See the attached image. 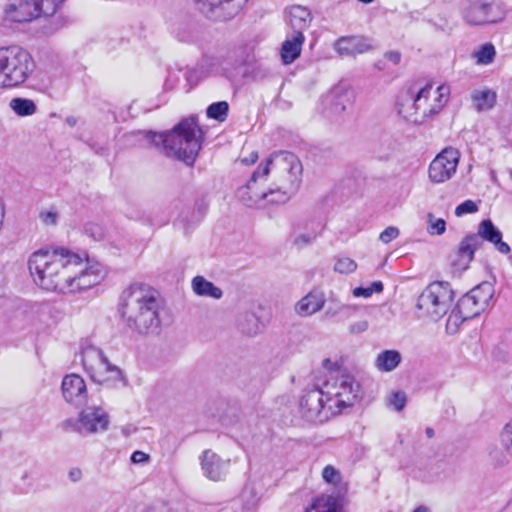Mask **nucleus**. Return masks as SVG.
Returning a JSON list of instances; mask_svg holds the SVG:
<instances>
[{"mask_svg":"<svg viewBox=\"0 0 512 512\" xmlns=\"http://www.w3.org/2000/svg\"><path fill=\"white\" fill-rule=\"evenodd\" d=\"M301 176L302 164L297 156L279 151L253 172L247 184L238 189V197L248 207H263L264 202L284 204L298 190Z\"/></svg>","mask_w":512,"mask_h":512,"instance_id":"f257e3e1","label":"nucleus"},{"mask_svg":"<svg viewBox=\"0 0 512 512\" xmlns=\"http://www.w3.org/2000/svg\"><path fill=\"white\" fill-rule=\"evenodd\" d=\"M160 304L156 292L140 284L131 285L121 296L120 313L126 327L140 336L161 332Z\"/></svg>","mask_w":512,"mask_h":512,"instance_id":"f03ea898","label":"nucleus"},{"mask_svg":"<svg viewBox=\"0 0 512 512\" xmlns=\"http://www.w3.org/2000/svg\"><path fill=\"white\" fill-rule=\"evenodd\" d=\"M148 143L168 157H174L191 165L201 149V130L193 119L180 122L173 130L166 133L152 131L139 132Z\"/></svg>","mask_w":512,"mask_h":512,"instance_id":"7ed1b4c3","label":"nucleus"},{"mask_svg":"<svg viewBox=\"0 0 512 512\" xmlns=\"http://www.w3.org/2000/svg\"><path fill=\"white\" fill-rule=\"evenodd\" d=\"M104 277L102 266L83 260L78 254L65 249L56 281L58 293H75L97 285Z\"/></svg>","mask_w":512,"mask_h":512,"instance_id":"20e7f679","label":"nucleus"},{"mask_svg":"<svg viewBox=\"0 0 512 512\" xmlns=\"http://www.w3.org/2000/svg\"><path fill=\"white\" fill-rule=\"evenodd\" d=\"M450 87L440 85L433 90L432 84H426L415 96L403 98L399 113L415 124H423L437 115L448 102Z\"/></svg>","mask_w":512,"mask_h":512,"instance_id":"39448f33","label":"nucleus"},{"mask_svg":"<svg viewBox=\"0 0 512 512\" xmlns=\"http://www.w3.org/2000/svg\"><path fill=\"white\" fill-rule=\"evenodd\" d=\"M35 69L30 53L19 46L0 48V89L22 85Z\"/></svg>","mask_w":512,"mask_h":512,"instance_id":"423d86ee","label":"nucleus"},{"mask_svg":"<svg viewBox=\"0 0 512 512\" xmlns=\"http://www.w3.org/2000/svg\"><path fill=\"white\" fill-rule=\"evenodd\" d=\"M329 409L339 413L342 409L355 405L362 398L360 383L350 373L335 369L331 370L324 384Z\"/></svg>","mask_w":512,"mask_h":512,"instance_id":"0eeeda50","label":"nucleus"},{"mask_svg":"<svg viewBox=\"0 0 512 512\" xmlns=\"http://www.w3.org/2000/svg\"><path fill=\"white\" fill-rule=\"evenodd\" d=\"M65 248L53 250L39 249L32 253L28 260V267L33 281L40 288L55 292L57 289L56 276L61 268Z\"/></svg>","mask_w":512,"mask_h":512,"instance_id":"6e6552de","label":"nucleus"},{"mask_svg":"<svg viewBox=\"0 0 512 512\" xmlns=\"http://www.w3.org/2000/svg\"><path fill=\"white\" fill-rule=\"evenodd\" d=\"M454 293L447 282H433L419 295L416 308L420 316L438 321L451 308Z\"/></svg>","mask_w":512,"mask_h":512,"instance_id":"1a4fd4ad","label":"nucleus"},{"mask_svg":"<svg viewBox=\"0 0 512 512\" xmlns=\"http://www.w3.org/2000/svg\"><path fill=\"white\" fill-rule=\"evenodd\" d=\"M81 362L91 379L98 384L113 385L123 380L121 369L110 363L103 351L93 345L81 350Z\"/></svg>","mask_w":512,"mask_h":512,"instance_id":"9d476101","label":"nucleus"},{"mask_svg":"<svg viewBox=\"0 0 512 512\" xmlns=\"http://www.w3.org/2000/svg\"><path fill=\"white\" fill-rule=\"evenodd\" d=\"M300 411L307 421L324 422L331 415L336 414L334 410L329 409L325 389H312L306 392L300 400Z\"/></svg>","mask_w":512,"mask_h":512,"instance_id":"9b49d317","label":"nucleus"},{"mask_svg":"<svg viewBox=\"0 0 512 512\" xmlns=\"http://www.w3.org/2000/svg\"><path fill=\"white\" fill-rule=\"evenodd\" d=\"M248 0H194L197 9L206 18L226 21L235 17Z\"/></svg>","mask_w":512,"mask_h":512,"instance_id":"f8f14e48","label":"nucleus"},{"mask_svg":"<svg viewBox=\"0 0 512 512\" xmlns=\"http://www.w3.org/2000/svg\"><path fill=\"white\" fill-rule=\"evenodd\" d=\"M460 153L457 149L448 147L442 150L430 163L429 179L433 183L448 181L456 172Z\"/></svg>","mask_w":512,"mask_h":512,"instance_id":"ddd939ff","label":"nucleus"},{"mask_svg":"<svg viewBox=\"0 0 512 512\" xmlns=\"http://www.w3.org/2000/svg\"><path fill=\"white\" fill-rule=\"evenodd\" d=\"M464 16L470 25H485L502 21L505 13L499 5L475 2L466 8Z\"/></svg>","mask_w":512,"mask_h":512,"instance_id":"4468645a","label":"nucleus"},{"mask_svg":"<svg viewBox=\"0 0 512 512\" xmlns=\"http://www.w3.org/2000/svg\"><path fill=\"white\" fill-rule=\"evenodd\" d=\"M201 470L205 477L212 481L223 480L230 469L231 460L224 459L214 451L207 449L199 457Z\"/></svg>","mask_w":512,"mask_h":512,"instance_id":"2eb2a0df","label":"nucleus"},{"mask_svg":"<svg viewBox=\"0 0 512 512\" xmlns=\"http://www.w3.org/2000/svg\"><path fill=\"white\" fill-rule=\"evenodd\" d=\"M78 423L80 433H98L107 430L109 416L101 407L90 406L80 412Z\"/></svg>","mask_w":512,"mask_h":512,"instance_id":"dca6fc26","label":"nucleus"},{"mask_svg":"<svg viewBox=\"0 0 512 512\" xmlns=\"http://www.w3.org/2000/svg\"><path fill=\"white\" fill-rule=\"evenodd\" d=\"M61 390L65 401L69 404L80 406L87 401L86 383L78 374L66 375L62 380Z\"/></svg>","mask_w":512,"mask_h":512,"instance_id":"f3484780","label":"nucleus"},{"mask_svg":"<svg viewBox=\"0 0 512 512\" xmlns=\"http://www.w3.org/2000/svg\"><path fill=\"white\" fill-rule=\"evenodd\" d=\"M34 0H9L3 7V18L9 22L24 23L35 20Z\"/></svg>","mask_w":512,"mask_h":512,"instance_id":"a211bd4d","label":"nucleus"},{"mask_svg":"<svg viewBox=\"0 0 512 512\" xmlns=\"http://www.w3.org/2000/svg\"><path fill=\"white\" fill-rule=\"evenodd\" d=\"M481 246L482 241L479 236H474V234L466 236L458 246L457 259L453 261V265L459 270H466L474 258V253Z\"/></svg>","mask_w":512,"mask_h":512,"instance_id":"6ab92c4d","label":"nucleus"},{"mask_svg":"<svg viewBox=\"0 0 512 512\" xmlns=\"http://www.w3.org/2000/svg\"><path fill=\"white\" fill-rule=\"evenodd\" d=\"M474 236H479L482 242L485 240L492 243L495 249L502 254H508L511 251L510 246L502 241L501 231L490 219H485L479 224L478 232Z\"/></svg>","mask_w":512,"mask_h":512,"instance_id":"aec40b11","label":"nucleus"},{"mask_svg":"<svg viewBox=\"0 0 512 512\" xmlns=\"http://www.w3.org/2000/svg\"><path fill=\"white\" fill-rule=\"evenodd\" d=\"M334 49L342 56H355L368 51L370 45L363 37L345 36L335 42Z\"/></svg>","mask_w":512,"mask_h":512,"instance_id":"412c9836","label":"nucleus"},{"mask_svg":"<svg viewBox=\"0 0 512 512\" xmlns=\"http://www.w3.org/2000/svg\"><path fill=\"white\" fill-rule=\"evenodd\" d=\"M304 41L305 36L301 32L292 33L286 38L280 50L284 64H291L300 56Z\"/></svg>","mask_w":512,"mask_h":512,"instance_id":"4be33fe9","label":"nucleus"},{"mask_svg":"<svg viewBox=\"0 0 512 512\" xmlns=\"http://www.w3.org/2000/svg\"><path fill=\"white\" fill-rule=\"evenodd\" d=\"M325 304L322 293L311 291L301 298L295 305L296 313L301 317H307L320 311Z\"/></svg>","mask_w":512,"mask_h":512,"instance_id":"5701e85b","label":"nucleus"},{"mask_svg":"<svg viewBox=\"0 0 512 512\" xmlns=\"http://www.w3.org/2000/svg\"><path fill=\"white\" fill-rule=\"evenodd\" d=\"M289 26L293 33L303 32L309 28L312 22V15L309 9L300 5H294L289 8Z\"/></svg>","mask_w":512,"mask_h":512,"instance_id":"b1692460","label":"nucleus"},{"mask_svg":"<svg viewBox=\"0 0 512 512\" xmlns=\"http://www.w3.org/2000/svg\"><path fill=\"white\" fill-rule=\"evenodd\" d=\"M341 501L334 495H320L312 500L304 512H340Z\"/></svg>","mask_w":512,"mask_h":512,"instance_id":"393cba45","label":"nucleus"},{"mask_svg":"<svg viewBox=\"0 0 512 512\" xmlns=\"http://www.w3.org/2000/svg\"><path fill=\"white\" fill-rule=\"evenodd\" d=\"M327 100L331 104V114H340L351 106L352 92L347 89L336 88L327 96Z\"/></svg>","mask_w":512,"mask_h":512,"instance_id":"a878e982","label":"nucleus"},{"mask_svg":"<svg viewBox=\"0 0 512 512\" xmlns=\"http://www.w3.org/2000/svg\"><path fill=\"white\" fill-rule=\"evenodd\" d=\"M402 362V356L397 350H384L380 352L374 361L375 368L380 372H391Z\"/></svg>","mask_w":512,"mask_h":512,"instance_id":"bb28decb","label":"nucleus"},{"mask_svg":"<svg viewBox=\"0 0 512 512\" xmlns=\"http://www.w3.org/2000/svg\"><path fill=\"white\" fill-rule=\"evenodd\" d=\"M193 291L199 296L211 297L213 299H220L222 297V290L215 286L212 282L206 280L202 276H196L192 280Z\"/></svg>","mask_w":512,"mask_h":512,"instance_id":"cd10ccee","label":"nucleus"},{"mask_svg":"<svg viewBox=\"0 0 512 512\" xmlns=\"http://www.w3.org/2000/svg\"><path fill=\"white\" fill-rule=\"evenodd\" d=\"M238 330L246 336H256L261 331L259 318L254 313H245L238 318Z\"/></svg>","mask_w":512,"mask_h":512,"instance_id":"c85d7f7f","label":"nucleus"},{"mask_svg":"<svg viewBox=\"0 0 512 512\" xmlns=\"http://www.w3.org/2000/svg\"><path fill=\"white\" fill-rule=\"evenodd\" d=\"M456 306L462 319L474 318L484 310V307L479 306L468 294L462 296Z\"/></svg>","mask_w":512,"mask_h":512,"instance_id":"c756f323","label":"nucleus"},{"mask_svg":"<svg viewBox=\"0 0 512 512\" xmlns=\"http://www.w3.org/2000/svg\"><path fill=\"white\" fill-rule=\"evenodd\" d=\"M10 109L18 116H31L36 113L37 107L33 100L16 97L9 102Z\"/></svg>","mask_w":512,"mask_h":512,"instance_id":"7c9ffc66","label":"nucleus"},{"mask_svg":"<svg viewBox=\"0 0 512 512\" xmlns=\"http://www.w3.org/2000/svg\"><path fill=\"white\" fill-rule=\"evenodd\" d=\"M35 19L53 17L65 0H34Z\"/></svg>","mask_w":512,"mask_h":512,"instance_id":"2f4dec72","label":"nucleus"},{"mask_svg":"<svg viewBox=\"0 0 512 512\" xmlns=\"http://www.w3.org/2000/svg\"><path fill=\"white\" fill-rule=\"evenodd\" d=\"M472 99L478 111L490 110L495 105L496 94L490 90L475 91Z\"/></svg>","mask_w":512,"mask_h":512,"instance_id":"473e14b6","label":"nucleus"},{"mask_svg":"<svg viewBox=\"0 0 512 512\" xmlns=\"http://www.w3.org/2000/svg\"><path fill=\"white\" fill-rule=\"evenodd\" d=\"M475 302L482 307H486L489 299L492 297V288L489 284H482L473 288L467 293Z\"/></svg>","mask_w":512,"mask_h":512,"instance_id":"72a5a7b5","label":"nucleus"},{"mask_svg":"<svg viewBox=\"0 0 512 512\" xmlns=\"http://www.w3.org/2000/svg\"><path fill=\"white\" fill-rule=\"evenodd\" d=\"M500 444L507 454V456L512 460V420L508 421L502 428L499 434Z\"/></svg>","mask_w":512,"mask_h":512,"instance_id":"f704fd0d","label":"nucleus"},{"mask_svg":"<svg viewBox=\"0 0 512 512\" xmlns=\"http://www.w3.org/2000/svg\"><path fill=\"white\" fill-rule=\"evenodd\" d=\"M228 103L225 101L216 102L211 104L207 108V116L209 118L218 120L219 122H223L226 119L228 113Z\"/></svg>","mask_w":512,"mask_h":512,"instance_id":"c9c22d12","label":"nucleus"},{"mask_svg":"<svg viewBox=\"0 0 512 512\" xmlns=\"http://www.w3.org/2000/svg\"><path fill=\"white\" fill-rule=\"evenodd\" d=\"M321 232L317 231H306L296 235L293 239V246L297 249H303L311 245L319 236Z\"/></svg>","mask_w":512,"mask_h":512,"instance_id":"e433bc0d","label":"nucleus"},{"mask_svg":"<svg viewBox=\"0 0 512 512\" xmlns=\"http://www.w3.org/2000/svg\"><path fill=\"white\" fill-rule=\"evenodd\" d=\"M407 403V396L404 391H394L387 397V405L395 411H402Z\"/></svg>","mask_w":512,"mask_h":512,"instance_id":"4c0bfd02","label":"nucleus"},{"mask_svg":"<svg viewBox=\"0 0 512 512\" xmlns=\"http://www.w3.org/2000/svg\"><path fill=\"white\" fill-rule=\"evenodd\" d=\"M383 291V284L381 281H375L368 287H357L352 291L354 297L368 298L374 292L380 293Z\"/></svg>","mask_w":512,"mask_h":512,"instance_id":"58836bf2","label":"nucleus"},{"mask_svg":"<svg viewBox=\"0 0 512 512\" xmlns=\"http://www.w3.org/2000/svg\"><path fill=\"white\" fill-rule=\"evenodd\" d=\"M495 56V48L492 44L483 45L476 53L477 63L489 64Z\"/></svg>","mask_w":512,"mask_h":512,"instance_id":"ea45409f","label":"nucleus"},{"mask_svg":"<svg viewBox=\"0 0 512 512\" xmlns=\"http://www.w3.org/2000/svg\"><path fill=\"white\" fill-rule=\"evenodd\" d=\"M356 268V262L349 257L339 258L334 265V270L341 274L352 273L356 270Z\"/></svg>","mask_w":512,"mask_h":512,"instance_id":"a19ab883","label":"nucleus"},{"mask_svg":"<svg viewBox=\"0 0 512 512\" xmlns=\"http://www.w3.org/2000/svg\"><path fill=\"white\" fill-rule=\"evenodd\" d=\"M428 232L432 235H442L446 230V222L444 219L435 218L432 213L428 214Z\"/></svg>","mask_w":512,"mask_h":512,"instance_id":"79ce46f5","label":"nucleus"},{"mask_svg":"<svg viewBox=\"0 0 512 512\" xmlns=\"http://www.w3.org/2000/svg\"><path fill=\"white\" fill-rule=\"evenodd\" d=\"M322 477L325 482L333 485H338L341 483L342 477L339 470H337L332 465H327L324 467L322 471Z\"/></svg>","mask_w":512,"mask_h":512,"instance_id":"37998d69","label":"nucleus"},{"mask_svg":"<svg viewBox=\"0 0 512 512\" xmlns=\"http://www.w3.org/2000/svg\"><path fill=\"white\" fill-rule=\"evenodd\" d=\"M478 211L477 204L472 200H466L455 209V215L461 217L465 214H471Z\"/></svg>","mask_w":512,"mask_h":512,"instance_id":"c03bdc74","label":"nucleus"},{"mask_svg":"<svg viewBox=\"0 0 512 512\" xmlns=\"http://www.w3.org/2000/svg\"><path fill=\"white\" fill-rule=\"evenodd\" d=\"M465 320L466 319H462L461 314L458 312V307L456 306L448 317L446 325L447 330L454 332L457 327Z\"/></svg>","mask_w":512,"mask_h":512,"instance_id":"a18cd8bd","label":"nucleus"},{"mask_svg":"<svg viewBox=\"0 0 512 512\" xmlns=\"http://www.w3.org/2000/svg\"><path fill=\"white\" fill-rule=\"evenodd\" d=\"M400 234V231L397 227L389 226L386 229H384L379 236V239L385 243L388 244L392 240L396 239Z\"/></svg>","mask_w":512,"mask_h":512,"instance_id":"49530a36","label":"nucleus"},{"mask_svg":"<svg viewBox=\"0 0 512 512\" xmlns=\"http://www.w3.org/2000/svg\"><path fill=\"white\" fill-rule=\"evenodd\" d=\"M212 59L210 58H203L201 63L198 65V68L197 69H193V70H190L187 72V80L188 81H192L194 78H196V74L198 72V70L200 71V74L201 75H204L208 72V70L204 71V68L205 67H210L212 66Z\"/></svg>","mask_w":512,"mask_h":512,"instance_id":"de8ad7c7","label":"nucleus"},{"mask_svg":"<svg viewBox=\"0 0 512 512\" xmlns=\"http://www.w3.org/2000/svg\"><path fill=\"white\" fill-rule=\"evenodd\" d=\"M40 219L45 225L53 226L57 224L58 214L55 210L42 211Z\"/></svg>","mask_w":512,"mask_h":512,"instance_id":"09e8293b","label":"nucleus"},{"mask_svg":"<svg viewBox=\"0 0 512 512\" xmlns=\"http://www.w3.org/2000/svg\"><path fill=\"white\" fill-rule=\"evenodd\" d=\"M368 321L367 320H359L354 323H352L349 326V331L352 334H360L365 332L368 329Z\"/></svg>","mask_w":512,"mask_h":512,"instance_id":"8fccbe9b","label":"nucleus"},{"mask_svg":"<svg viewBox=\"0 0 512 512\" xmlns=\"http://www.w3.org/2000/svg\"><path fill=\"white\" fill-rule=\"evenodd\" d=\"M149 460H150V456L147 453L140 451V450L134 451L131 455V461L134 464L147 463V462H149Z\"/></svg>","mask_w":512,"mask_h":512,"instance_id":"3c124183","label":"nucleus"},{"mask_svg":"<svg viewBox=\"0 0 512 512\" xmlns=\"http://www.w3.org/2000/svg\"><path fill=\"white\" fill-rule=\"evenodd\" d=\"M86 232H90L91 236L97 241L102 240L104 237L102 229L97 225H91L90 227H87Z\"/></svg>","mask_w":512,"mask_h":512,"instance_id":"603ef678","label":"nucleus"},{"mask_svg":"<svg viewBox=\"0 0 512 512\" xmlns=\"http://www.w3.org/2000/svg\"><path fill=\"white\" fill-rule=\"evenodd\" d=\"M82 475L83 474H82L81 469L77 468V467L70 469V471L68 473L69 479L74 483L80 481L82 479Z\"/></svg>","mask_w":512,"mask_h":512,"instance_id":"864d4df0","label":"nucleus"},{"mask_svg":"<svg viewBox=\"0 0 512 512\" xmlns=\"http://www.w3.org/2000/svg\"><path fill=\"white\" fill-rule=\"evenodd\" d=\"M385 57L393 64H398L401 60V54L397 51H389L385 54Z\"/></svg>","mask_w":512,"mask_h":512,"instance_id":"5fc2aeb1","label":"nucleus"},{"mask_svg":"<svg viewBox=\"0 0 512 512\" xmlns=\"http://www.w3.org/2000/svg\"><path fill=\"white\" fill-rule=\"evenodd\" d=\"M32 477V471L31 470H24L20 476L21 481L31 488L32 484L28 483V480Z\"/></svg>","mask_w":512,"mask_h":512,"instance_id":"6e6d98bb","label":"nucleus"},{"mask_svg":"<svg viewBox=\"0 0 512 512\" xmlns=\"http://www.w3.org/2000/svg\"><path fill=\"white\" fill-rule=\"evenodd\" d=\"M340 310H341L340 305H337L335 307L329 306L325 311V316L330 317V318L334 317L340 312Z\"/></svg>","mask_w":512,"mask_h":512,"instance_id":"4d7b16f0","label":"nucleus"},{"mask_svg":"<svg viewBox=\"0 0 512 512\" xmlns=\"http://www.w3.org/2000/svg\"><path fill=\"white\" fill-rule=\"evenodd\" d=\"M256 181H258V179H257ZM264 192H265V191H263V190H259V188H258V186H257V182H255V184H254V185H252V188H251V189H249V195H250V196H255V195H256V193L261 194V193H264Z\"/></svg>","mask_w":512,"mask_h":512,"instance_id":"13d9d810","label":"nucleus"},{"mask_svg":"<svg viewBox=\"0 0 512 512\" xmlns=\"http://www.w3.org/2000/svg\"><path fill=\"white\" fill-rule=\"evenodd\" d=\"M506 139L512 143V123L504 131Z\"/></svg>","mask_w":512,"mask_h":512,"instance_id":"bf43d9fd","label":"nucleus"},{"mask_svg":"<svg viewBox=\"0 0 512 512\" xmlns=\"http://www.w3.org/2000/svg\"><path fill=\"white\" fill-rule=\"evenodd\" d=\"M65 122L67 125H69L70 127H74L76 124H77V119L74 117V116H68L66 119H65Z\"/></svg>","mask_w":512,"mask_h":512,"instance_id":"052dcab7","label":"nucleus"},{"mask_svg":"<svg viewBox=\"0 0 512 512\" xmlns=\"http://www.w3.org/2000/svg\"><path fill=\"white\" fill-rule=\"evenodd\" d=\"M257 158H258L257 153H252L250 156V160H248L247 158H244L242 161L246 164H249V163H254Z\"/></svg>","mask_w":512,"mask_h":512,"instance_id":"680f3d73","label":"nucleus"},{"mask_svg":"<svg viewBox=\"0 0 512 512\" xmlns=\"http://www.w3.org/2000/svg\"><path fill=\"white\" fill-rule=\"evenodd\" d=\"M413 512H430L429 509L425 506H419L416 509H414Z\"/></svg>","mask_w":512,"mask_h":512,"instance_id":"e2e57ef3","label":"nucleus"},{"mask_svg":"<svg viewBox=\"0 0 512 512\" xmlns=\"http://www.w3.org/2000/svg\"><path fill=\"white\" fill-rule=\"evenodd\" d=\"M425 432L429 438H432L434 436V430L432 428H426Z\"/></svg>","mask_w":512,"mask_h":512,"instance_id":"0e129e2a","label":"nucleus"},{"mask_svg":"<svg viewBox=\"0 0 512 512\" xmlns=\"http://www.w3.org/2000/svg\"><path fill=\"white\" fill-rule=\"evenodd\" d=\"M153 512H171V511L166 507H160L159 509L154 510Z\"/></svg>","mask_w":512,"mask_h":512,"instance_id":"69168bd1","label":"nucleus"},{"mask_svg":"<svg viewBox=\"0 0 512 512\" xmlns=\"http://www.w3.org/2000/svg\"><path fill=\"white\" fill-rule=\"evenodd\" d=\"M330 364H331V361H330L329 359H325V360L323 361V365H324V367H325V368L330 369V368H329V365H330Z\"/></svg>","mask_w":512,"mask_h":512,"instance_id":"338daca9","label":"nucleus"},{"mask_svg":"<svg viewBox=\"0 0 512 512\" xmlns=\"http://www.w3.org/2000/svg\"><path fill=\"white\" fill-rule=\"evenodd\" d=\"M359 2L363 3V4H370L372 3L374 0H358Z\"/></svg>","mask_w":512,"mask_h":512,"instance_id":"774afa93","label":"nucleus"}]
</instances>
